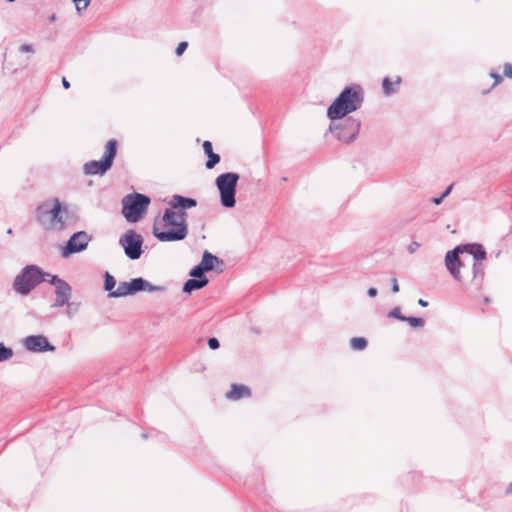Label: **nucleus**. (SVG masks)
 Instances as JSON below:
<instances>
[{"mask_svg": "<svg viewBox=\"0 0 512 512\" xmlns=\"http://www.w3.org/2000/svg\"><path fill=\"white\" fill-rule=\"evenodd\" d=\"M153 235L160 242H175L185 239L188 235L187 213L166 209L164 214L154 221Z\"/></svg>", "mask_w": 512, "mask_h": 512, "instance_id": "1", "label": "nucleus"}, {"mask_svg": "<svg viewBox=\"0 0 512 512\" xmlns=\"http://www.w3.org/2000/svg\"><path fill=\"white\" fill-rule=\"evenodd\" d=\"M37 220L47 230L61 231L76 222V216L59 199L43 202L37 208Z\"/></svg>", "mask_w": 512, "mask_h": 512, "instance_id": "2", "label": "nucleus"}, {"mask_svg": "<svg viewBox=\"0 0 512 512\" xmlns=\"http://www.w3.org/2000/svg\"><path fill=\"white\" fill-rule=\"evenodd\" d=\"M363 103V93L360 87H346L328 107L329 119L338 120L358 110Z\"/></svg>", "mask_w": 512, "mask_h": 512, "instance_id": "3", "label": "nucleus"}, {"mask_svg": "<svg viewBox=\"0 0 512 512\" xmlns=\"http://www.w3.org/2000/svg\"><path fill=\"white\" fill-rule=\"evenodd\" d=\"M46 276H50V274L44 272L40 267L36 265H28L15 277L13 281V289L16 293L26 296L38 284L46 281Z\"/></svg>", "mask_w": 512, "mask_h": 512, "instance_id": "4", "label": "nucleus"}, {"mask_svg": "<svg viewBox=\"0 0 512 512\" xmlns=\"http://www.w3.org/2000/svg\"><path fill=\"white\" fill-rule=\"evenodd\" d=\"M150 198L140 193L126 195L122 200V213L130 223L138 222L146 212Z\"/></svg>", "mask_w": 512, "mask_h": 512, "instance_id": "5", "label": "nucleus"}, {"mask_svg": "<svg viewBox=\"0 0 512 512\" xmlns=\"http://www.w3.org/2000/svg\"><path fill=\"white\" fill-rule=\"evenodd\" d=\"M239 175L233 172L220 174L215 184L220 193L221 205L226 208H232L236 204L235 194Z\"/></svg>", "mask_w": 512, "mask_h": 512, "instance_id": "6", "label": "nucleus"}, {"mask_svg": "<svg viewBox=\"0 0 512 512\" xmlns=\"http://www.w3.org/2000/svg\"><path fill=\"white\" fill-rule=\"evenodd\" d=\"M117 151V141L111 139L106 144L104 156L99 161H90L84 165V172L87 175H103L110 169Z\"/></svg>", "mask_w": 512, "mask_h": 512, "instance_id": "7", "label": "nucleus"}, {"mask_svg": "<svg viewBox=\"0 0 512 512\" xmlns=\"http://www.w3.org/2000/svg\"><path fill=\"white\" fill-rule=\"evenodd\" d=\"M119 244L124 249L125 255L131 259H139L143 250V237L135 230H127L119 238Z\"/></svg>", "mask_w": 512, "mask_h": 512, "instance_id": "8", "label": "nucleus"}, {"mask_svg": "<svg viewBox=\"0 0 512 512\" xmlns=\"http://www.w3.org/2000/svg\"><path fill=\"white\" fill-rule=\"evenodd\" d=\"M49 277V282L56 287V301L53 304V307H62L67 305V314H70V309L73 306V303L69 302L72 294L71 286L56 275H50Z\"/></svg>", "mask_w": 512, "mask_h": 512, "instance_id": "9", "label": "nucleus"}, {"mask_svg": "<svg viewBox=\"0 0 512 512\" xmlns=\"http://www.w3.org/2000/svg\"><path fill=\"white\" fill-rule=\"evenodd\" d=\"M91 240L92 236L85 231L74 233L66 245L61 248V256L67 258L72 254L84 251Z\"/></svg>", "mask_w": 512, "mask_h": 512, "instance_id": "10", "label": "nucleus"}, {"mask_svg": "<svg viewBox=\"0 0 512 512\" xmlns=\"http://www.w3.org/2000/svg\"><path fill=\"white\" fill-rule=\"evenodd\" d=\"M330 130L340 141L350 143L355 140L359 133L360 121L356 119H348L346 125L343 127L331 124Z\"/></svg>", "mask_w": 512, "mask_h": 512, "instance_id": "11", "label": "nucleus"}, {"mask_svg": "<svg viewBox=\"0 0 512 512\" xmlns=\"http://www.w3.org/2000/svg\"><path fill=\"white\" fill-rule=\"evenodd\" d=\"M26 350L34 353L54 351L55 347L51 345L48 339L43 335H31L23 340Z\"/></svg>", "mask_w": 512, "mask_h": 512, "instance_id": "12", "label": "nucleus"}, {"mask_svg": "<svg viewBox=\"0 0 512 512\" xmlns=\"http://www.w3.org/2000/svg\"><path fill=\"white\" fill-rule=\"evenodd\" d=\"M463 253L462 246H458L455 249L448 251L445 256V265L451 275L456 279H460V266L461 261L459 259V254Z\"/></svg>", "mask_w": 512, "mask_h": 512, "instance_id": "13", "label": "nucleus"}, {"mask_svg": "<svg viewBox=\"0 0 512 512\" xmlns=\"http://www.w3.org/2000/svg\"><path fill=\"white\" fill-rule=\"evenodd\" d=\"M131 286L135 294L140 291L148 292H163L165 291L164 286L152 285L150 282L143 278H134L131 280Z\"/></svg>", "mask_w": 512, "mask_h": 512, "instance_id": "14", "label": "nucleus"}, {"mask_svg": "<svg viewBox=\"0 0 512 512\" xmlns=\"http://www.w3.org/2000/svg\"><path fill=\"white\" fill-rule=\"evenodd\" d=\"M170 209L177 210L181 209H189L195 207L197 202L195 199L186 198L181 195H174L170 201Z\"/></svg>", "mask_w": 512, "mask_h": 512, "instance_id": "15", "label": "nucleus"}, {"mask_svg": "<svg viewBox=\"0 0 512 512\" xmlns=\"http://www.w3.org/2000/svg\"><path fill=\"white\" fill-rule=\"evenodd\" d=\"M250 395V389L245 385H232L230 391L226 393V397L230 400H238Z\"/></svg>", "mask_w": 512, "mask_h": 512, "instance_id": "16", "label": "nucleus"}, {"mask_svg": "<svg viewBox=\"0 0 512 512\" xmlns=\"http://www.w3.org/2000/svg\"><path fill=\"white\" fill-rule=\"evenodd\" d=\"M135 292L132 289L131 281L129 282H120L115 289L114 292H111V297L113 298H119V297H125L128 295H134Z\"/></svg>", "mask_w": 512, "mask_h": 512, "instance_id": "17", "label": "nucleus"}, {"mask_svg": "<svg viewBox=\"0 0 512 512\" xmlns=\"http://www.w3.org/2000/svg\"><path fill=\"white\" fill-rule=\"evenodd\" d=\"M463 252H467L471 255H473L474 259L476 260H483L486 256V252L482 248L481 245L478 244H468L462 246Z\"/></svg>", "mask_w": 512, "mask_h": 512, "instance_id": "18", "label": "nucleus"}, {"mask_svg": "<svg viewBox=\"0 0 512 512\" xmlns=\"http://www.w3.org/2000/svg\"><path fill=\"white\" fill-rule=\"evenodd\" d=\"M208 283V279L207 278H203V279H189L185 282L184 284V287H183V291L184 292H187V293H191L192 291L194 290H197V289H201L203 288L204 286H206Z\"/></svg>", "mask_w": 512, "mask_h": 512, "instance_id": "19", "label": "nucleus"}, {"mask_svg": "<svg viewBox=\"0 0 512 512\" xmlns=\"http://www.w3.org/2000/svg\"><path fill=\"white\" fill-rule=\"evenodd\" d=\"M219 263L218 257L214 256L208 251H205L202 256V260L199 263L206 271H210L214 268L215 264Z\"/></svg>", "mask_w": 512, "mask_h": 512, "instance_id": "20", "label": "nucleus"}, {"mask_svg": "<svg viewBox=\"0 0 512 512\" xmlns=\"http://www.w3.org/2000/svg\"><path fill=\"white\" fill-rule=\"evenodd\" d=\"M116 286V280L115 278L106 272L105 274V281H104V287L105 290L109 292V297H111V292H114V287Z\"/></svg>", "mask_w": 512, "mask_h": 512, "instance_id": "21", "label": "nucleus"}, {"mask_svg": "<svg viewBox=\"0 0 512 512\" xmlns=\"http://www.w3.org/2000/svg\"><path fill=\"white\" fill-rule=\"evenodd\" d=\"M350 345L354 350H363L367 346V341L363 337H355L351 339Z\"/></svg>", "mask_w": 512, "mask_h": 512, "instance_id": "22", "label": "nucleus"}, {"mask_svg": "<svg viewBox=\"0 0 512 512\" xmlns=\"http://www.w3.org/2000/svg\"><path fill=\"white\" fill-rule=\"evenodd\" d=\"M13 350L0 343V362L7 361L13 357Z\"/></svg>", "mask_w": 512, "mask_h": 512, "instance_id": "23", "label": "nucleus"}, {"mask_svg": "<svg viewBox=\"0 0 512 512\" xmlns=\"http://www.w3.org/2000/svg\"><path fill=\"white\" fill-rule=\"evenodd\" d=\"M404 321L408 322L412 328H420V327L424 326V320L422 318L411 316V317H405Z\"/></svg>", "mask_w": 512, "mask_h": 512, "instance_id": "24", "label": "nucleus"}, {"mask_svg": "<svg viewBox=\"0 0 512 512\" xmlns=\"http://www.w3.org/2000/svg\"><path fill=\"white\" fill-rule=\"evenodd\" d=\"M205 271L206 270L200 264H198L190 271V276L196 279H203L206 278V276L204 275Z\"/></svg>", "mask_w": 512, "mask_h": 512, "instance_id": "25", "label": "nucleus"}, {"mask_svg": "<svg viewBox=\"0 0 512 512\" xmlns=\"http://www.w3.org/2000/svg\"><path fill=\"white\" fill-rule=\"evenodd\" d=\"M220 157L218 154H210L208 155V161L206 162V168L212 169L217 163H219Z\"/></svg>", "mask_w": 512, "mask_h": 512, "instance_id": "26", "label": "nucleus"}, {"mask_svg": "<svg viewBox=\"0 0 512 512\" xmlns=\"http://www.w3.org/2000/svg\"><path fill=\"white\" fill-rule=\"evenodd\" d=\"M383 91L386 95H390L394 92V89L392 88V83L389 79V77H385L382 83Z\"/></svg>", "mask_w": 512, "mask_h": 512, "instance_id": "27", "label": "nucleus"}, {"mask_svg": "<svg viewBox=\"0 0 512 512\" xmlns=\"http://www.w3.org/2000/svg\"><path fill=\"white\" fill-rule=\"evenodd\" d=\"M90 1L91 0H73L78 13H80L82 10H85L88 7Z\"/></svg>", "mask_w": 512, "mask_h": 512, "instance_id": "28", "label": "nucleus"}, {"mask_svg": "<svg viewBox=\"0 0 512 512\" xmlns=\"http://www.w3.org/2000/svg\"><path fill=\"white\" fill-rule=\"evenodd\" d=\"M389 317H393V318H397L401 321H404L405 320V317L406 316H403L401 314V311H400V308L399 307H395L394 309H392L389 313Z\"/></svg>", "mask_w": 512, "mask_h": 512, "instance_id": "29", "label": "nucleus"}, {"mask_svg": "<svg viewBox=\"0 0 512 512\" xmlns=\"http://www.w3.org/2000/svg\"><path fill=\"white\" fill-rule=\"evenodd\" d=\"M19 51L21 53H31V54H33L35 52V49H34L32 44H22L19 47Z\"/></svg>", "mask_w": 512, "mask_h": 512, "instance_id": "30", "label": "nucleus"}, {"mask_svg": "<svg viewBox=\"0 0 512 512\" xmlns=\"http://www.w3.org/2000/svg\"><path fill=\"white\" fill-rule=\"evenodd\" d=\"M187 46H188L187 42H180L175 51L176 55L181 56L184 53V51L186 50Z\"/></svg>", "mask_w": 512, "mask_h": 512, "instance_id": "31", "label": "nucleus"}, {"mask_svg": "<svg viewBox=\"0 0 512 512\" xmlns=\"http://www.w3.org/2000/svg\"><path fill=\"white\" fill-rule=\"evenodd\" d=\"M203 150L207 156L214 153L212 149V143L210 141H204Z\"/></svg>", "mask_w": 512, "mask_h": 512, "instance_id": "32", "label": "nucleus"}, {"mask_svg": "<svg viewBox=\"0 0 512 512\" xmlns=\"http://www.w3.org/2000/svg\"><path fill=\"white\" fill-rule=\"evenodd\" d=\"M208 346H209V348L215 350V349L219 348V341L216 338H210L208 340Z\"/></svg>", "mask_w": 512, "mask_h": 512, "instance_id": "33", "label": "nucleus"}, {"mask_svg": "<svg viewBox=\"0 0 512 512\" xmlns=\"http://www.w3.org/2000/svg\"><path fill=\"white\" fill-rule=\"evenodd\" d=\"M504 75L512 79V65L511 64H505L504 66Z\"/></svg>", "mask_w": 512, "mask_h": 512, "instance_id": "34", "label": "nucleus"}, {"mask_svg": "<svg viewBox=\"0 0 512 512\" xmlns=\"http://www.w3.org/2000/svg\"><path fill=\"white\" fill-rule=\"evenodd\" d=\"M391 283H392V288H391V289H392V292H393V293H397V292H399V285H398V281H397V279H396L395 277H394V278H392Z\"/></svg>", "mask_w": 512, "mask_h": 512, "instance_id": "35", "label": "nucleus"}, {"mask_svg": "<svg viewBox=\"0 0 512 512\" xmlns=\"http://www.w3.org/2000/svg\"><path fill=\"white\" fill-rule=\"evenodd\" d=\"M419 247V244L417 242H412L409 247H408V250L410 253H413L415 252V250Z\"/></svg>", "mask_w": 512, "mask_h": 512, "instance_id": "36", "label": "nucleus"}, {"mask_svg": "<svg viewBox=\"0 0 512 512\" xmlns=\"http://www.w3.org/2000/svg\"><path fill=\"white\" fill-rule=\"evenodd\" d=\"M377 289L374 287H371L368 289L367 294L369 297H375L377 295Z\"/></svg>", "mask_w": 512, "mask_h": 512, "instance_id": "37", "label": "nucleus"}, {"mask_svg": "<svg viewBox=\"0 0 512 512\" xmlns=\"http://www.w3.org/2000/svg\"><path fill=\"white\" fill-rule=\"evenodd\" d=\"M78 310V304L73 303V306L70 309V314H68L69 317H72L73 314Z\"/></svg>", "mask_w": 512, "mask_h": 512, "instance_id": "38", "label": "nucleus"}, {"mask_svg": "<svg viewBox=\"0 0 512 512\" xmlns=\"http://www.w3.org/2000/svg\"><path fill=\"white\" fill-rule=\"evenodd\" d=\"M451 190H452V186L447 187L446 190L441 195L442 198L447 197L450 194Z\"/></svg>", "mask_w": 512, "mask_h": 512, "instance_id": "39", "label": "nucleus"}, {"mask_svg": "<svg viewBox=\"0 0 512 512\" xmlns=\"http://www.w3.org/2000/svg\"><path fill=\"white\" fill-rule=\"evenodd\" d=\"M62 85L65 89H68L70 87V83L65 77L62 78Z\"/></svg>", "mask_w": 512, "mask_h": 512, "instance_id": "40", "label": "nucleus"}, {"mask_svg": "<svg viewBox=\"0 0 512 512\" xmlns=\"http://www.w3.org/2000/svg\"><path fill=\"white\" fill-rule=\"evenodd\" d=\"M443 199L444 198H442V196H440L438 198H434L432 201L434 204L439 205L443 201Z\"/></svg>", "mask_w": 512, "mask_h": 512, "instance_id": "41", "label": "nucleus"}, {"mask_svg": "<svg viewBox=\"0 0 512 512\" xmlns=\"http://www.w3.org/2000/svg\"><path fill=\"white\" fill-rule=\"evenodd\" d=\"M418 304L422 307H426L428 305V302L423 299H419Z\"/></svg>", "mask_w": 512, "mask_h": 512, "instance_id": "42", "label": "nucleus"}, {"mask_svg": "<svg viewBox=\"0 0 512 512\" xmlns=\"http://www.w3.org/2000/svg\"><path fill=\"white\" fill-rule=\"evenodd\" d=\"M491 77L495 79L496 83H498L501 79L500 76L496 73H491Z\"/></svg>", "mask_w": 512, "mask_h": 512, "instance_id": "43", "label": "nucleus"}, {"mask_svg": "<svg viewBox=\"0 0 512 512\" xmlns=\"http://www.w3.org/2000/svg\"><path fill=\"white\" fill-rule=\"evenodd\" d=\"M506 493L507 494H512V482L508 485V487L506 488Z\"/></svg>", "mask_w": 512, "mask_h": 512, "instance_id": "44", "label": "nucleus"}, {"mask_svg": "<svg viewBox=\"0 0 512 512\" xmlns=\"http://www.w3.org/2000/svg\"><path fill=\"white\" fill-rule=\"evenodd\" d=\"M400 83V77H397L395 80V84L398 85Z\"/></svg>", "mask_w": 512, "mask_h": 512, "instance_id": "45", "label": "nucleus"}, {"mask_svg": "<svg viewBox=\"0 0 512 512\" xmlns=\"http://www.w3.org/2000/svg\"><path fill=\"white\" fill-rule=\"evenodd\" d=\"M7 233L12 234V229H8Z\"/></svg>", "mask_w": 512, "mask_h": 512, "instance_id": "46", "label": "nucleus"}, {"mask_svg": "<svg viewBox=\"0 0 512 512\" xmlns=\"http://www.w3.org/2000/svg\"><path fill=\"white\" fill-rule=\"evenodd\" d=\"M8 2H14L15 0H7Z\"/></svg>", "mask_w": 512, "mask_h": 512, "instance_id": "47", "label": "nucleus"}]
</instances>
